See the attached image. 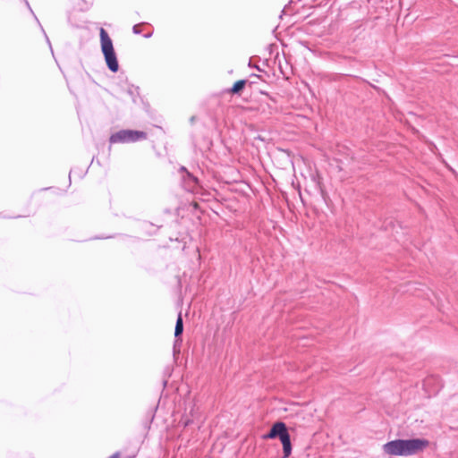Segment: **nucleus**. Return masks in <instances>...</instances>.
Listing matches in <instances>:
<instances>
[{
    "label": "nucleus",
    "mask_w": 458,
    "mask_h": 458,
    "mask_svg": "<svg viewBox=\"0 0 458 458\" xmlns=\"http://www.w3.org/2000/svg\"><path fill=\"white\" fill-rule=\"evenodd\" d=\"M429 442L427 439H396L386 442L384 450L390 455H411L423 451Z\"/></svg>",
    "instance_id": "f257e3e1"
},
{
    "label": "nucleus",
    "mask_w": 458,
    "mask_h": 458,
    "mask_svg": "<svg viewBox=\"0 0 458 458\" xmlns=\"http://www.w3.org/2000/svg\"><path fill=\"white\" fill-rule=\"evenodd\" d=\"M101 50L105 56L108 68L115 72L118 71V62L114 51V44L111 38L104 29L99 30Z\"/></svg>",
    "instance_id": "f03ea898"
},
{
    "label": "nucleus",
    "mask_w": 458,
    "mask_h": 458,
    "mask_svg": "<svg viewBox=\"0 0 458 458\" xmlns=\"http://www.w3.org/2000/svg\"><path fill=\"white\" fill-rule=\"evenodd\" d=\"M279 437L284 448V458L288 457L292 453V444L290 435L287 432L286 426L283 421L275 422L267 435L264 436L265 439H272Z\"/></svg>",
    "instance_id": "7ed1b4c3"
},
{
    "label": "nucleus",
    "mask_w": 458,
    "mask_h": 458,
    "mask_svg": "<svg viewBox=\"0 0 458 458\" xmlns=\"http://www.w3.org/2000/svg\"><path fill=\"white\" fill-rule=\"evenodd\" d=\"M148 139V133L143 131L136 130H121L113 133L110 137L112 144L116 143H131Z\"/></svg>",
    "instance_id": "20e7f679"
},
{
    "label": "nucleus",
    "mask_w": 458,
    "mask_h": 458,
    "mask_svg": "<svg viewBox=\"0 0 458 458\" xmlns=\"http://www.w3.org/2000/svg\"><path fill=\"white\" fill-rule=\"evenodd\" d=\"M247 81L246 80H238L234 82L233 85L230 92L232 94H238L240 93L246 86Z\"/></svg>",
    "instance_id": "39448f33"
},
{
    "label": "nucleus",
    "mask_w": 458,
    "mask_h": 458,
    "mask_svg": "<svg viewBox=\"0 0 458 458\" xmlns=\"http://www.w3.org/2000/svg\"><path fill=\"white\" fill-rule=\"evenodd\" d=\"M182 332H183V318H182V313H180L178 316L177 321H176V326H175V330H174L175 337H178V335H182Z\"/></svg>",
    "instance_id": "423d86ee"
},
{
    "label": "nucleus",
    "mask_w": 458,
    "mask_h": 458,
    "mask_svg": "<svg viewBox=\"0 0 458 458\" xmlns=\"http://www.w3.org/2000/svg\"><path fill=\"white\" fill-rule=\"evenodd\" d=\"M120 453H114L109 458H120Z\"/></svg>",
    "instance_id": "0eeeda50"
},
{
    "label": "nucleus",
    "mask_w": 458,
    "mask_h": 458,
    "mask_svg": "<svg viewBox=\"0 0 458 458\" xmlns=\"http://www.w3.org/2000/svg\"><path fill=\"white\" fill-rule=\"evenodd\" d=\"M133 31H134L135 33H139V29H138V26H137V25H135V26L133 27Z\"/></svg>",
    "instance_id": "6e6552de"
}]
</instances>
